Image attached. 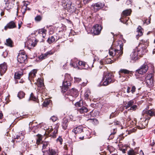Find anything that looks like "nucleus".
<instances>
[{
    "mask_svg": "<svg viewBox=\"0 0 155 155\" xmlns=\"http://www.w3.org/2000/svg\"><path fill=\"white\" fill-rule=\"evenodd\" d=\"M120 44L119 43L117 45L116 48H110L109 50V54L114 57V61L116 60L123 53V45L122 42Z\"/></svg>",
    "mask_w": 155,
    "mask_h": 155,
    "instance_id": "nucleus-1",
    "label": "nucleus"
},
{
    "mask_svg": "<svg viewBox=\"0 0 155 155\" xmlns=\"http://www.w3.org/2000/svg\"><path fill=\"white\" fill-rule=\"evenodd\" d=\"M114 81L111 74L109 73H106L105 74L100 82V85L101 86H107L111 83H113Z\"/></svg>",
    "mask_w": 155,
    "mask_h": 155,
    "instance_id": "nucleus-2",
    "label": "nucleus"
},
{
    "mask_svg": "<svg viewBox=\"0 0 155 155\" xmlns=\"http://www.w3.org/2000/svg\"><path fill=\"white\" fill-rule=\"evenodd\" d=\"M102 28L101 25L96 24L92 28L91 33L94 35H98L100 34Z\"/></svg>",
    "mask_w": 155,
    "mask_h": 155,
    "instance_id": "nucleus-3",
    "label": "nucleus"
},
{
    "mask_svg": "<svg viewBox=\"0 0 155 155\" xmlns=\"http://www.w3.org/2000/svg\"><path fill=\"white\" fill-rule=\"evenodd\" d=\"M148 69V66L146 64H143L140 68L136 70V73H138L140 74H143L145 73Z\"/></svg>",
    "mask_w": 155,
    "mask_h": 155,
    "instance_id": "nucleus-4",
    "label": "nucleus"
},
{
    "mask_svg": "<svg viewBox=\"0 0 155 155\" xmlns=\"http://www.w3.org/2000/svg\"><path fill=\"white\" fill-rule=\"evenodd\" d=\"M153 74L151 73L148 74L145 78V81L147 85L149 87L153 85Z\"/></svg>",
    "mask_w": 155,
    "mask_h": 155,
    "instance_id": "nucleus-5",
    "label": "nucleus"
},
{
    "mask_svg": "<svg viewBox=\"0 0 155 155\" xmlns=\"http://www.w3.org/2000/svg\"><path fill=\"white\" fill-rule=\"evenodd\" d=\"M65 9L68 12L72 13L75 10V7L72 5L71 2L69 1L64 7Z\"/></svg>",
    "mask_w": 155,
    "mask_h": 155,
    "instance_id": "nucleus-6",
    "label": "nucleus"
},
{
    "mask_svg": "<svg viewBox=\"0 0 155 155\" xmlns=\"http://www.w3.org/2000/svg\"><path fill=\"white\" fill-rule=\"evenodd\" d=\"M147 114L151 117L155 116V109H152L150 110H147V109L143 110L142 112V114Z\"/></svg>",
    "mask_w": 155,
    "mask_h": 155,
    "instance_id": "nucleus-7",
    "label": "nucleus"
},
{
    "mask_svg": "<svg viewBox=\"0 0 155 155\" xmlns=\"http://www.w3.org/2000/svg\"><path fill=\"white\" fill-rule=\"evenodd\" d=\"M36 45V43L35 42V41L33 42L31 39L28 40L25 43V46H27L29 49L34 47Z\"/></svg>",
    "mask_w": 155,
    "mask_h": 155,
    "instance_id": "nucleus-8",
    "label": "nucleus"
},
{
    "mask_svg": "<svg viewBox=\"0 0 155 155\" xmlns=\"http://www.w3.org/2000/svg\"><path fill=\"white\" fill-rule=\"evenodd\" d=\"M43 155H58V152L56 150L49 149L48 150L43 151Z\"/></svg>",
    "mask_w": 155,
    "mask_h": 155,
    "instance_id": "nucleus-9",
    "label": "nucleus"
},
{
    "mask_svg": "<svg viewBox=\"0 0 155 155\" xmlns=\"http://www.w3.org/2000/svg\"><path fill=\"white\" fill-rule=\"evenodd\" d=\"M70 82L69 81H64L63 82L62 86L61 87V91L62 92H64L66 91L67 90L68 88V87L70 86Z\"/></svg>",
    "mask_w": 155,
    "mask_h": 155,
    "instance_id": "nucleus-10",
    "label": "nucleus"
},
{
    "mask_svg": "<svg viewBox=\"0 0 155 155\" xmlns=\"http://www.w3.org/2000/svg\"><path fill=\"white\" fill-rule=\"evenodd\" d=\"M7 70V65L5 62L0 64V74L2 75Z\"/></svg>",
    "mask_w": 155,
    "mask_h": 155,
    "instance_id": "nucleus-11",
    "label": "nucleus"
},
{
    "mask_svg": "<svg viewBox=\"0 0 155 155\" xmlns=\"http://www.w3.org/2000/svg\"><path fill=\"white\" fill-rule=\"evenodd\" d=\"M131 60L134 61L137 60L138 58V52L134 49L131 53L130 55Z\"/></svg>",
    "mask_w": 155,
    "mask_h": 155,
    "instance_id": "nucleus-12",
    "label": "nucleus"
},
{
    "mask_svg": "<svg viewBox=\"0 0 155 155\" xmlns=\"http://www.w3.org/2000/svg\"><path fill=\"white\" fill-rule=\"evenodd\" d=\"M24 136L23 134L21 132V133H19L15 136H14V140H13V142L16 141V142H19L21 141L24 138Z\"/></svg>",
    "mask_w": 155,
    "mask_h": 155,
    "instance_id": "nucleus-13",
    "label": "nucleus"
},
{
    "mask_svg": "<svg viewBox=\"0 0 155 155\" xmlns=\"http://www.w3.org/2000/svg\"><path fill=\"white\" fill-rule=\"evenodd\" d=\"M104 5L101 2H98L92 5L91 7L94 8L95 12H97L98 10L103 7Z\"/></svg>",
    "mask_w": 155,
    "mask_h": 155,
    "instance_id": "nucleus-14",
    "label": "nucleus"
},
{
    "mask_svg": "<svg viewBox=\"0 0 155 155\" xmlns=\"http://www.w3.org/2000/svg\"><path fill=\"white\" fill-rule=\"evenodd\" d=\"M27 58L26 55L23 54H19L17 57L18 61L20 63H22L25 62Z\"/></svg>",
    "mask_w": 155,
    "mask_h": 155,
    "instance_id": "nucleus-15",
    "label": "nucleus"
},
{
    "mask_svg": "<svg viewBox=\"0 0 155 155\" xmlns=\"http://www.w3.org/2000/svg\"><path fill=\"white\" fill-rule=\"evenodd\" d=\"M149 45V42L147 40L142 39L140 41L138 45V48H140L143 47H145L147 48Z\"/></svg>",
    "mask_w": 155,
    "mask_h": 155,
    "instance_id": "nucleus-16",
    "label": "nucleus"
},
{
    "mask_svg": "<svg viewBox=\"0 0 155 155\" xmlns=\"http://www.w3.org/2000/svg\"><path fill=\"white\" fill-rule=\"evenodd\" d=\"M147 48H146L145 46L143 47L139 48L138 46L137 48L135 49V50L138 52V55L139 54V56H140L144 54L147 52Z\"/></svg>",
    "mask_w": 155,
    "mask_h": 155,
    "instance_id": "nucleus-17",
    "label": "nucleus"
},
{
    "mask_svg": "<svg viewBox=\"0 0 155 155\" xmlns=\"http://www.w3.org/2000/svg\"><path fill=\"white\" fill-rule=\"evenodd\" d=\"M83 128L81 126H79L74 128L72 131L75 134H79L82 132L83 131Z\"/></svg>",
    "mask_w": 155,
    "mask_h": 155,
    "instance_id": "nucleus-18",
    "label": "nucleus"
},
{
    "mask_svg": "<svg viewBox=\"0 0 155 155\" xmlns=\"http://www.w3.org/2000/svg\"><path fill=\"white\" fill-rule=\"evenodd\" d=\"M23 5L21 7V11L23 15H24L27 10V6L30 3L28 2L25 1L23 2Z\"/></svg>",
    "mask_w": 155,
    "mask_h": 155,
    "instance_id": "nucleus-19",
    "label": "nucleus"
},
{
    "mask_svg": "<svg viewBox=\"0 0 155 155\" xmlns=\"http://www.w3.org/2000/svg\"><path fill=\"white\" fill-rule=\"evenodd\" d=\"M16 27V25L15 24V23L13 21H11L8 23L5 27V29L6 30L7 28H13Z\"/></svg>",
    "mask_w": 155,
    "mask_h": 155,
    "instance_id": "nucleus-20",
    "label": "nucleus"
},
{
    "mask_svg": "<svg viewBox=\"0 0 155 155\" xmlns=\"http://www.w3.org/2000/svg\"><path fill=\"white\" fill-rule=\"evenodd\" d=\"M74 61L79 64V67H80L79 68L84 69L85 68L86 64L84 62L80 61L78 59H75ZM79 68H78V69Z\"/></svg>",
    "mask_w": 155,
    "mask_h": 155,
    "instance_id": "nucleus-21",
    "label": "nucleus"
},
{
    "mask_svg": "<svg viewBox=\"0 0 155 155\" xmlns=\"http://www.w3.org/2000/svg\"><path fill=\"white\" fill-rule=\"evenodd\" d=\"M37 70L36 69H33L31 71L29 74L28 79L31 81V79L34 78L36 75V74L37 73Z\"/></svg>",
    "mask_w": 155,
    "mask_h": 155,
    "instance_id": "nucleus-22",
    "label": "nucleus"
},
{
    "mask_svg": "<svg viewBox=\"0 0 155 155\" xmlns=\"http://www.w3.org/2000/svg\"><path fill=\"white\" fill-rule=\"evenodd\" d=\"M143 29H142L141 27L140 26H138L137 30V34L136 35V37L137 39H138L139 37L143 35Z\"/></svg>",
    "mask_w": 155,
    "mask_h": 155,
    "instance_id": "nucleus-23",
    "label": "nucleus"
},
{
    "mask_svg": "<svg viewBox=\"0 0 155 155\" xmlns=\"http://www.w3.org/2000/svg\"><path fill=\"white\" fill-rule=\"evenodd\" d=\"M68 119L66 118H64L63 119L62 122V126L64 130H66L67 127L68 125Z\"/></svg>",
    "mask_w": 155,
    "mask_h": 155,
    "instance_id": "nucleus-24",
    "label": "nucleus"
},
{
    "mask_svg": "<svg viewBox=\"0 0 155 155\" xmlns=\"http://www.w3.org/2000/svg\"><path fill=\"white\" fill-rule=\"evenodd\" d=\"M68 92L71 95H72L74 98L77 97L78 94V91L75 89L72 88L70 91H68Z\"/></svg>",
    "mask_w": 155,
    "mask_h": 155,
    "instance_id": "nucleus-25",
    "label": "nucleus"
},
{
    "mask_svg": "<svg viewBox=\"0 0 155 155\" xmlns=\"http://www.w3.org/2000/svg\"><path fill=\"white\" fill-rule=\"evenodd\" d=\"M77 111L80 114H82L87 112L88 111V110L87 107L84 106H83L81 108L78 109L77 110Z\"/></svg>",
    "mask_w": 155,
    "mask_h": 155,
    "instance_id": "nucleus-26",
    "label": "nucleus"
},
{
    "mask_svg": "<svg viewBox=\"0 0 155 155\" xmlns=\"http://www.w3.org/2000/svg\"><path fill=\"white\" fill-rule=\"evenodd\" d=\"M131 72V71L128 70L126 69H121L120 70L119 72V78H121V74L123 73L124 74H129Z\"/></svg>",
    "mask_w": 155,
    "mask_h": 155,
    "instance_id": "nucleus-27",
    "label": "nucleus"
},
{
    "mask_svg": "<svg viewBox=\"0 0 155 155\" xmlns=\"http://www.w3.org/2000/svg\"><path fill=\"white\" fill-rule=\"evenodd\" d=\"M131 12V10L130 9H127L124 11L121 14L122 17L130 15Z\"/></svg>",
    "mask_w": 155,
    "mask_h": 155,
    "instance_id": "nucleus-28",
    "label": "nucleus"
},
{
    "mask_svg": "<svg viewBox=\"0 0 155 155\" xmlns=\"http://www.w3.org/2000/svg\"><path fill=\"white\" fill-rule=\"evenodd\" d=\"M75 59H77L74 58L71 60V62L70 64V65L74 68H80V67H79V64L78 63L74 61Z\"/></svg>",
    "mask_w": 155,
    "mask_h": 155,
    "instance_id": "nucleus-29",
    "label": "nucleus"
},
{
    "mask_svg": "<svg viewBox=\"0 0 155 155\" xmlns=\"http://www.w3.org/2000/svg\"><path fill=\"white\" fill-rule=\"evenodd\" d=\"M35 84H36L38 87H42L44 86L43 80L41 78H38L37 80V82H35Z\"/></svg>",
    "mask_w": 155,
    "mask_h": 155,
    "instance_id": "nucleus-30",
    "label": "nucleus"
},
{
    "mask_svg": "<svg viewBox=\"0 0 155 155\" xmlns=\"http://www.w3.org/2000/svg\"><path fill=\"white\" fill-rule=\"evenodd\" d=\"M150 117H148L147 118V123H146L145 124L144 123V122H143L142 123H140L138 125V126L139 129H142L144 128L145 127V126H146L147 125V124L148 121V120L150 119Z\"/></svg>",
    "mask_w": 155,
    "mask_h": 155,
    "instance_id": "nucleus-31",
    "label": "nucleus"
},
{
    "mask_svg": "<svg viewBox=\"0 0 155 155\" xmlns=\"http://www.w3.org/2000/svg\"><path fill=\"white\" fill-rule=\"evenodd\" d=\"M46 32V30L44 28L39 29L38 30V33L42 34L43 38H45V36Z\"/></svg>",
    "mask_w": 155,
    "mask_h": 155,
    "instance_id": "nucleus-32",
    "label": "nucleus"
},
{
    "mask_svg": "<svg viewBox=\"0 0 155 155\" xmlns=\"http://www.w3.org/2000/svg\"><path fill=\"white\" fill-rule=\"evenodd\" d=\"M134 103V101L133 100H131L129 101L127 104L124 106L126 109H127L129 107H130L132 106Z\"/></svg>",
    "mask_w": 155,
    "mask_h": 155,
    "instance_id": "nucleus-33",
    "label": "nucleus"
},
{
    "mask_svg": "<svg viewBox=\"0 0 155 155\" xmlns=\"http://www.w3.org/2000/svg\"><path fill=\"white\" fill-rule=\"evenodd\" d=\"M23 75L21 71H18L15 73V78L17 79H19Z\"/></svg>",
    "mask_w": 155,
    "mask_h": 155,
    "instance_id": "nucleus-34",
    "label": "nucleus"
},
{
    "mask_svg": "<svg viewBox=\"0 0 155 155\" xmlns=\"http://www.w3.org/2000/svg\"><path fill=\"white\" fill-rule=\"evenodd\" d=\"M91 94V92L90 90H87L84 94V97L85 99L87 100L89 98V96Z\"/></svg>",
    "mask_w": 155,
    "mask_h": 155,
    "instance_id": "nucleus-35",
    "label": "nucleus"
},
{
    "mask_svg": "<svg viewBox=\"0 0 155 155\" xmlns=\"http://www.w3.org/2000/svg\"><path fill=\"white\" fill-rule=\"evenodd\" d=\"M48 142L47 141H43L41 143L42 144V151H45V150H44L46 149V147L48 146Z\"/></svg>",
    "mask_w": 155,
    "mask_h": 155,
    "instance_id": "nucleus-36",
    "label": "nucleus"
},
{
    "mask_svg": "<svg viewBox=\"0 0 155 155\" xmlns=\"http://www.w3.org/2000/svg\"><path fill=\"white\" fill-rule=\"evenodd\" d=\"M33 122H30L29 124V127L31 129V130H33V131L35 132V129H36L37 127L36 126H32Z\"/></svg>",
    "mask_w": 155,
    "mask_h": 155,
    "instance_id": "nucleus-37",
    "label": "nucleus"
},
{
    "mask_svg": "<svg viewBox=\"0 0 155 155\" xmlns=\"http://www.w3.org/2000/svg\"><path fill=\"white\" fill-rule=\"evenodd\" d=\"M55 41V39L53 36H51V37H49L47 40V42L50 44H51L52 43L54 42Z\"/></svg>",
    "mask_w": 155,
    "mask_h": 155,
    "instance_id": "nucleus-38",
    "label": "nucleus"
},
{
    "mask_svg": "<svg viewBox=\"0 0 155 155\" xmlns=\"http://www.w3.org/2000/svg\"><path fill=\"white\" fill-rule=\"evenodd\" d=\"M6 44L10 47L12 46V41L10 38H9L6 39Z\"/></svg>",
    "mask_w": 155,
    "mask_h": 155,
    "instance_id": "nucleus-39",
    "label": "nucleus"
},
{
    "mask_svg": "<svg viewBox=\"0 0 155 155\" xmlns=\"http://www.w3.org/2000/svg\"><path fill=\"white\" fill-rule=\"evenodd\" d=\"M54 52L55 51L54 50H50L43 54V55H45L46 57H47L48 55L53 54L54 53Z\"/></svg>",
    "mask_w": 155,
    "mask_h": 155,
    "instance_id": "nucleus-40",
    "label": "nucleus"
},
{
    "mask_svg": "<svg viewBox=\"0 0 155 155\" xmlns=\"http://www.w3.org/2000/svg\"><path fill=\"white\" fill-rule=\"evenodd\" d=\"M72 79L71 78V76H70V75L68 74H66L65 76V79L64 80H65V81H69V82H70V81H71Z\"/></svg>",
    "mask_w": 155,
    "mask_h": 155,
    "instance_id": "nucleus-41",
    "label": "nucleus"
},
{
    "mask_svg": "<svg viewBox=\"0 0 155 155\" xmlns=\"http://www.w3.org/2000/svg\"><path fill=\"white\" fill-rule=\"evenodd\" d=\"M67 95L68 96V97H66L67 98L69 99L71 101H72L74 100V97L73 96V95H71V94H70L68 92H67Z\"/></svg>",
    "mask_w": 155,
    "mask_h": 155,
    "instance_id": "nucleus-42",
    "label": "nucleus"
},
{
    "mask_svg": "<svg viewBox=\"0 0 155 155\" xmlns=\"http://www.w3.org/2000/svg\"><path fill=\"white\" fill-rule=\"evenodd\" d=\"M25 94L23 91H20L18 94V96L20 99L23 98L25 96Z\"/></svg>",
    "mask_w": 155,
    "mask_h": 155,
    "instance_id": "nucleus-43",
    "label": "nucleus"
},
{
    "mask_svg": "<svg viewBox=\"0 0 155 155\" xmlns=\"http://www.w3.org/2000/svg\"><path fill=\"white\" fill-rule=\"evenodd\" d=\"M51 102V101L50 100H45L43 102V105L45 107L47 106Z\"/></svg>",
    "mask_w": 155,
    "mask_h": 155,
    "instance_id": "nucleus-44",
    "label": "nucleus"
},
{
    "mask_svg": "<svg viewBox=\"0 0 155 155\" xmlns=\"http://www.w3.org/2000/svg\"><path fill=\"white\" fill-rule=\"evenodd\" d=\"M42 139V137L41 135H39L38 136V137L37 139L36 143L37 144H39Z\"/></svg>",
    "mask_w": 155,
    "mask_h": 155,
    "instance_id": "nucleus-45",
    "label": "nucleus"
},
{
    "mask_svg": "<svg viewBox=\"0 0 155 155\" xmlns=\"http://www.w3.org/2000/svg\"><path fill=\"white\" fill-rule=\"evenodd\" d=\"M150 16L149 17V19L148 20L147 19H145L143 21L144 24H146L148 25L150 23L151 21Z\"/></svg>",
    "mask_w": 155,
    "mask_h": 155,
    "instance_id": "nucleus-46",
    "label": "nucleus"
},
{
    "mask_svg": "<svg viewBox=\"0 0 155 155\" xmlns=\"http://www.w3.org/2000/svg\"><path fill=\"white\" fill-rule=\"evenodd\" d=\"M36 21H39L42 19V17L40 15H37L35 18Z\"/></svg>",
    "mask_w": 155,
    "mask_h": 155,
    "instance_id": "nucleus-47",
    "label": "nucleus"
},
{
    "mask_svg": "<svg viewBox=\"0 0 155 155\" xmlns=\"http://www.w3.org/2000/svg\"><path fill=\"white\" fill-rule=\"evenodd\" d=\"M137 106L136 105H133L131 106L130 108L128 110H132L133 111L135 110L137 108Z\"/></svg>",
    "mask_w": 155,
    "mask_h": 155,
    "instance_id": "nucleus-48",
    "label": "nucleus"
},
{
    "mask_svg": "<svg viewBox=\"0 0 155 155\" xmlns=\"http://www.w3.org/2000/svg\"><path fill=\"white\" fill-rule=\"evenodd\" d=\"M37 97L34 95L32 93H31L30 95V99L33 101H35L37 100Z\"/></svg>",
    "mask_w": 155,
    "mask_h": 155,
    "instance_id": "nucleus-49",
    "label": "nucleus"
},
{
    "mask_svg": "<svg viewBox=\"0 0 155 155\" xmlns=\"http://www.w3.org/2000/svg\"><path fill=\"white\" fill-rule=\"evenodd\" d=\"M137 153L133 150H130L128 152V155H135Z\"/></svg>",
    "mask_w": 155,
    "mask_h": 155,
    "instance_id": "nucleus-50",
    "label": "nucleus"
},
{
    "mask_svg": "<svg viewBox=\"0 0 155 155\" xmlns=\"http://www.w3.org/2000/svg\"><path fill=\"white\" fill-rule=\"evenodd\" d=\"M118 114V113L117 112L115 111L114 112H112L110 115V118H111L117 116Z\"/></svg>",
    "mask_w": 155,
    "mask_h": 155,
    "instance_id": "nucleus-51",
    "label": "nucleus"
},
{
    "mask_svg": "<svg viewBox=\"0 0 155 155\" xmlns=\"http://www.w3.org/2000/svg\"><path fill=\"white\" fill-rule=\"evenodd\" d=\"M105 61L106 63L111 64L113 63L114 61L113 60H111L110 59H107L105 60Z\"/></svg>",
    "mask_w": 155,
    "mask_h": 155,
    "instance_id": "nucleus-52",
    "label": "nucleus"
},
{
    "mask_svg": "<svg viewBox=\"0 0 155 155\" xmlns=\"http://www.w3.org/2000/svg\"><path fill=\"white\" fill-rule=\"evenodd\" d=\"M56 140L57 142L58 143H59L60 144H62L63 140L61 137H59Z\"/></svg>",
    "mask_w": 155,
    "mask_h": 155,
    "instance_id": "nucleus-53",
    "label": "nucleus"
},
{
    "mask_svg": "<svg viewBox=\"0 0 155 155\" xmlns=\"http://www.w3.org/2000/svg\"><path fill=\"white\" fill-rule=\"evenodd\" d=\"M58 130H54L53 132H52V134L51 136L53 137H55L56 136V134L57 133Z\"/></svg>",
    "mask_w": 155,
    "mask_h": 155,
    "instance_id": "nucleus-54",
    "label": "nucleus"
},
{
    "mask_svg": "<svg viewBox=\"0 0 155 155\" xmlns=\"http://www.w3.org/2000/svg\"><path fill=\"white\" fill-rule=\"evenodd\" d=\"M57 118L56 117L53 116L51 117L50 120L53 122H54L57 120Z\"/></svg>",
    "mask_w": 155,
    "mask_h": 155,
    "instance_id": "nucleus-55",
    "label": "nucleus"
},
{
    "mask_svg": "<svg viewBox=\"0 0 155 155\" xmlns=\"http://www.w3.org/2000/svg\"><path fill=\"white\" fill-rule=\"evenodd\" d=\"M136 87L135 86H133L132 87L131 90H130V92L132 94H134L136 90Z\"/></svg>",
    "mask_w": 155,
    "mask_h": 155,
    "instance_id": "nucleus-56",
    "label": "nucleus"
},
{
    "mask_svg": "<svg viewBox=\"0 0 155 155\" xmlns=\"http://www.w3.org/2000/svg\"><path fill=\"white\" fill-rule=\"evenodd\" d=\"M75 106L77 107H80L81 106L80 101L77 102L75 104Z\"/></svg>",
    "mask_w": 155,
    "mask_h": 155,
    "instance_id": "nucleus-57",
    "label": "nucleus"
},
{
    "mask_svg": "<svg viewBox=\"0 0 155 155\" xmlns=\"http://www.w3.org/2000/svg\"><path fill=\"white\" fill-rule=\"evenodd\" d=\"M74 81H75L76 82H79L81 81V78H74Z\"/></svg>",
    "mask_w": 155,
    "mask_h": 155,
    "instance_id": "nucleus-58",
    "label": "nucleus"
},
{
    "mask_svg": "<svg viewBox=\"0 0 155 155\" xmlns=\"http://www.w3.org/2000/svg\"><path fill=\"white\" fill-rule=\"evenodd\" d=\"M47 57L43 55V54L41 55L40 57V58L42 59H45Z\"/></svg>",
    "mask_w": 155,
    "mask_h": 155,
    "instance_id": "nucleus-59",
    "label": "nucleus"
},
{
    "mask_svg": "<svg viewBox=\"0 0 155 155\" xmlns=\"http://www.w3.org/2000/svg\"><path fill=\"white\" fill-rule=\"evenodd\" d=\"M130 92V87H127V92L128 93H129Z\"/></svg>",
    "mask_w": 155,
    "mask_h": 155,
    "instance_id": "nucleus-60",
    "label": "nucleus"
},
{
    "mask_svg": "<svg viewBox=\"0 0 155 155\" xmlns=\"http://www.w3.org/2000/svg\"><path fill=\"white\" fill-rule=\"evenodd\" d=\"M94 115L95 116H96L97 115H98L99 114V112L97 111H96L94 112Z\"/></svg>",
    "mask_w": 155,
    "mask_h": 155,
    "instance_id": "nucleus-61",
    "label": "nucleus"
},
{
    "mask_svg": "<svg viewBox=\"0 0 155 155\" xmlns=\"http://www.w3.org/2000/svg\"><path fill=\"white\" fill-rule=\"evenodd\" d=\"M140 155H144L143 151L141 150L140 152Z\"/></svg>",
    "mask_w": 155,
    "mask_h": 155,
    "instance_id": "nucleus-62",
    "label": "nucleus"
},
{
    "mask_svg": "<svg viewBox=\"0 0 155 155\" xmlns=\"http://www.w3.org/2000/svg\"><path fill=\"white\" fill-rule=\"evenodd\" d=\"M126 149H122V152L123 153H125V152H126Z\"/></svg>",
    "mask_w": 155,
    "mask_h": 155,
    "instance_id": "nucleus-63",
    "label": "nucleus"
},
{
    "mask_svg": "<svg viewBox=\"0 0 155 155\" xmlns=\"http://www.w3.org/2000/svg\"><path fill=\"white\" fill-rule=\"evenodd\" d=\"M155 144V142H154V141H153V142L151 143V145L152 146H153V145H154Z\"/></svg>",
    "mask_w": 155,
    "mask_h": 155,
    "instance_id": "nucleus-64",
    "label": "nucleus"
}]
</instances>
